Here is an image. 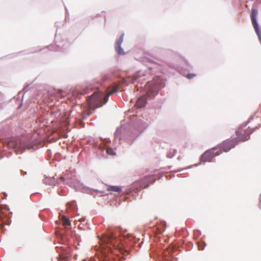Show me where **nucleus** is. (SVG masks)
<instances>
[{"label": "nucleus", "instance_id": "nucleus-1", "mask_svg": "<svg viewBox=\"0 0 261 261\" xmlns=\"http://www.w3.org/2000/svg\"><path fill=\"white\" fill-rule=\"evenodd\" d=\"M36 135L34 134L31 138H10L6 141V143L9 148L14 149L17 154H21L26 149L35 150L37 148L36 146L40 143V141L37 140Z\"/></svg>", "mask_w": 261, "mask_h": 261}, {"label": "nucleus", "instance_id": "nucleus-2", "mask_svg": "<svg viewBox=\"0 0 261 261\" xmlns=\"http://www.w3.org/2000/svg\"><path fill=\"white\" fill-rule=\"evenodd\" d=\"M100 245L105 248H108V250H111V246L115 248L122 251V246L120 245V240L112 233L103 235L99 239Z\"/></svg>", "mask_w": 261, "mask_h": 261}, {"label": "nucleus", "instance_id": "nucleus-3", "mask_svg": "<svg viewBox=\"0 0 261 261\" xmlns=\"http://www.w3.org/2000/svg\"><path fill=\"white\" fill-rule=\"evenodd\" d=\"M254 130L252 128L247 127L246 125H241L238 128L236 131V138L238 141V144L240 142L247 141L250 138V135L253 132Z\"/></svg>", "mask_w": 261, "mask_h": 261}, {"label": "nucleus", "instance_id": "nucleus-4", "mask_svg": "<svg viewBox=\"0 0 261 261\" xmlns=\"http://www.w3.org/2000/svg\"><path fill=\"white\" fill-rule=\"evenodd\" d=\"M103 94L102 93L97 92H94L88 99L89 107L91 109H95L103 105L102 97Z\"/></svg>", "mask_w": 261, "mask_h": 261}, {"label": "nucleus", "instance_id": "nucleus-5", "mask_svg": "<svg viewBox=\"0 0 261 261\" xmlns=\"http://www.w3.org/2000/svg\"><path fill=\"white\" fill-rule=\"evenodd\" d=\"M238 144V141L237 139H228L224 141L223 143L218 145V151L222 152H227L231 148L234 147Z\"/></svg>", "mask_w": 261, "mask_h": 261}, {"label": "nucleus", "instance_id": "nucleus-6", "mask_svg": "<svg viewBox=\"0 0 261 261\" xmlns=\"http://www.w3.org/2000/svg\"><path fill=\"white\" fill-rule=\"evenodd\" d=\"M221 151H218V148H213L206 151L201 156V161L203 162H211L216 156L220 154Z\"/></svg>", "mask_w": 261, "mask_h": 261}, {"label": "nucleus", "instance_id": "nucleus-7", "mask_svg": "<svg viewBox=\"0 0 261 261\" xmlns=\"http://www.w3.org/2000/svg\"><path fill=\"white\" fill-rule=\"evenodd\" d=\"M258 11L256 9H252L251 11V19L252 23V25L253 28L255 31L256 33L257 34L259 39L260 40V36L259 32L258 25L256 21V17L257 15Z\"/></svg>", "mask_w": 261, "mask_h": 261}, {"label": "nucleus", "instance_id": "nucleus-8", "mask_svg": "<svg viewBox=\"0 0 261 261\" xmlns=\"http://www.w3.org/2000/svg\"><path fill=\"white\" fill-rule=\"evenodd\" d=\"M50 107V113L57 119L59 118L61 115V113L60 112L61 109L59 108V106L52 105L51 103L49 104Z\"/></svg>", "mask_w": 261, "mask_h": 261}, {"label": "nucleus", "instance_id": "nucleus-9", "mask_svg": "<svg viewBox=\"0 0 261 261\" xmlns=\"http://www.w3.org/2000/svg\"><path fill=\"white\" fill-rule=\"evenodd\" d=\"M154 180L155 178L153 175L145 177L141 181V187L145 188L149 186L150 183L154 182Z\"/></svg>", "mask_w": 261, "mask_h": 261}, {"label": "nucleus", "instance_id": "nucleus-10", "mask_svg": "<svg viewBox=\"0 0 261 261\" xmlns=\"http://www.w3.org/2000/svg\"><path fill=\"white\" fill-rule=\"evenodd\" d=\"M7 209L6 206L0 204V226H3L5 222V218L7 216Z\"/></svg>", "mask_w": 261, "mask_h": 261}, {"label": "nucleus", "instance_id": "nucleus-11", "mask_svg": "<svg viewBox=\"0 0 261 261\" xmlns=\"http://www.w3.org/2000/svg\"><path fill=\"white\" fill-rule=\"evenodd\" d=\"M118 91V87L117 86H116L113 88V89L110 91H109L107 94L105 95V96L102 99L103 100V102H102L103 105L104 103H106L108 100L109 97L113 94V93L117 92Z\"/></svg>", "mask_w": 261, "mask_h": 261}, {"label": "nucleus", "instance_id": "nucleus-12", "mask_svg": "<svg viewBox=\"0 0 261 261\" xmlns=\"http://www.w3.org/2000/svg\"><path fill=\"white\" fill-rule=\"evenodd\" d=\"M146 97L144 96H142L138 99V100L136 103V106L138 108H141L145 106V105L146 104Z\"/></svg>", "mask_w": 261, "mask_h": 261}, {"label": "nucleus", "instance_id": "nucleus-13", "mask_svg": "<svg viewBox=\"0 0 261 261\" xmlns=\"http://www.w3.org/2000/svg\"><path fill=\"white\" fill-rule=\"evenodd\" d=\"M60 219L63 223V225L65 226H69L71 225V223L70 220L66 218V217L64 215H60Z\"/></svg>", "mask_w": 261, "mask_h": 261}, {"label": "nucleus", "instance_id": "nucleus-14", "mask_svg": "<svg viewBox=\"0 0 261 261\" xmlns=\"http://www.w3.org/2000/svg\"><path fill=\"white\" fill-rule=\"evenodd\" d=\"M107 190L111 192H120L121 191V188L118 186H109L108 187Z\"/></svg>", "mask_w": 261, "mask_h": 261}, {"label": "nucleus", "instance_id": "nucleus-15", "mask_svg": "<svg viewBox=\"0 0 261 261\" xmlns=\"http://www.w3.org/2000/svg\"><path fill=\"white\" fill-rule=\"evenodd\" d=\"M153 82H148L145 85V88L146 90H148L149 91L153 90V88L152 87L153 85Z\"/></svg>", "mask_w": 261, "mask_h": 261}, {"label": "nucleus", "instance_id": "nucleus-16", "mask_svg": "<svg viewBox=\"0 0 261 261\" xmlns=\"http://www.w3.org/2000/svg\"><path fill=\"white\" fill-rule=\"evenodd\" d=\"M123 40V35H121L117 40L115 46H120Z\"/></svg>", "mask_w": 261, "mask_h": 261}, {"label": "nucleus", "instance_id": "nucleus-17", "mask_svg": "<svg viewBox=\"0 0 261 261\" xmlns=\"http://www.w3.org/2000/svg\"><path fill=\"white\" fill-rule=\"evenodd\" d=\"M116 50L118 53V54L123 55L124 54L123 49L120 46H115Z\"/></svg>", "mask_w": 261, "mask_h": 261}, {"label": "nucleus", "instance_id": "nucleus-18", "mask_svg": "<svg viewBox=\"0 0 261 261\" xmlns=\"http://www.w3.org/2000/svg\"><path fill=\"white\" fill-rule=\"evenodd\" d=\"M138 77L137 75H133L132 76H129L127 78V81L129 82L133 83L135 81H136Z\"/></svg>", "mask_w": 261, "mask_h": 261}, {"label": "nucleus", "instance_id": "nucleus-19", "mask_svg": "<svg viewBox=\"0 0 261 261\" xmlns=\"http://www.w3.org/2000/svg\"><path fill=\"white\" fill-rule=\"evenodd\" d=\"M86 93H87V91L86 90H84L82 92L76 91L73 93V95L74 96H76L78 94L83 95V94H85Z\"/></svg>", "mask_w": 261, "mask_h": 261}, {"label": "nucleus", "instance_id": "nucleus-20", "mask_svg": "<svg viewBox=\"0 0 261 261\" xmlns=\"http://www.w3.org/2000/svg\"><path fill=\"white\" fill-rule=\"evenodd\" d=\"M65 119L66 120H64V119L62 120V121H63L62 125H65L64 129H66L67 128V125L69 124V121H68V119H67V118H65Z\"/></svg>", "mask_w": 261, "mask_h": 261}, {"label": "nucleus", "instance_id": "nucleus-21", "mask_svg": "<svg viewBox=\"0 0 261 261\" xmlns=\"http://www.w3.org/2000/svg\"><path fill=\"white\" fill-rule=\"evenodd\" d=\"M107 152L109 154L112 155L114 153V151H113V150L112 148H108L107 149Z\"/></svg>", "mask_w": 261, "mask_h": 261}, {"label": "nucleus", "instance_id": "nucleus-22", "mask_svg": "<svg viewBox=\"0 0 261 261\" xmlns=\"http://www.w3.org/2000/svg\"><path fill=\"white\" fill-rule=\"evenodd\" d=\"M196 76V74H192V73H189V74H188L187 75H186V77L189 79H192L193 78V77L195 76Z\"/></svg>", "mask_w": 261, "mask_h": 261}, {"label": "nucleus", "instance_id": "nucleus-23", "mask_svg": "<svg viewBox=\"0 0 261 261\" xmlns=\"http://www.w3.org/2000/svg\"><path fill=\"white\" fill-rule=\"evenodd\" d=\"M83 261H95L94 259H91L90 260H83Z\"/></svg>", "mask_w": 261, "mask_h": 261}, {"label": "nucleus", "instance_id": "nucleus-24", "mask_svg": "<svg viewBox=\"0 0 261 261\" xmlns=\"http://www.w3.org/2000/svg\"><path fill=\"white\" fill-rule=\"evenodd\" d=\"M260 204L261 205V195L260 196Z\"/></svg>", "mask_w": 261, "mask_h": 261}, {"label": "nucleus", "instance_id": "nucleus-25", "mask_svg": "<svg viewBox=\"0 0 261 261\" xmlns=\"http://www.w3.org/2000/svg\"><path fill=\"white\" fill-rule=\"evenodd\" d=\"M60 92H62V91H59V93L60 94Z\"/></svg>", "mask_w": 261, "mask_h": 261}, {"label": "nucleus", "instance_id": "nucleus-26", "mask_svg": "<svg viewBox=\"0 0 261 261\" xmlns=\"http://www.w3.org/2000/svg\"><path fill=\"white\" fill-rule=\"evenodd\" d=\"M60 92H62V91H59V93L60 94Z\"/></svg>", "mask_w": 261, "mask_h": 261}]
</instances>
